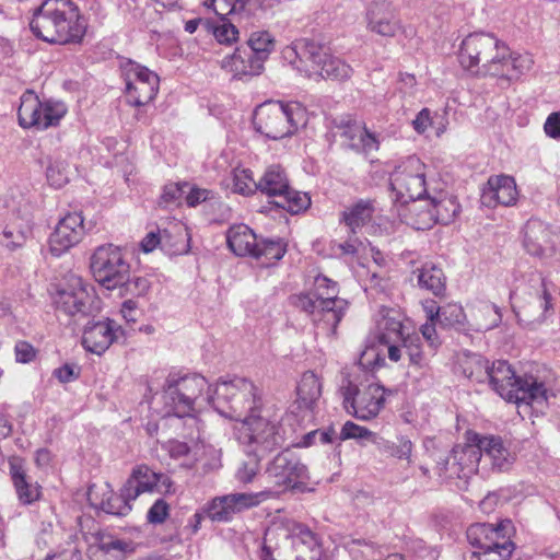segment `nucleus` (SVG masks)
<instances>
[{"mask_svg": "<svg viewBox=\"0 0 560 560\" xmlns=\"http://www.w3.org/2000/svg\"><path fill=\"white\" fill-rule=\"evenodd\" d=\"M459 62L474 75L518 80L528 72L534 60L529 54L513 52L495 35L476 32L467 35L460 45Z\"/></svg>", "mask_w": 560, "mask_h": 560, "instance_id": "1", "label": "nucleus"}, {"mask_svg": "<svg viewBox=\"0 0 560 560\" xmlns=\"http://www.w3.org/2000/svg\"><path fill=\"white\" fill-rule=\"evenodd\" d=\"M33 34L48 43L77 44L86 32L85 20L71 0H45L30 22Z\"/></svg>", "mask_w": 560, "mask_h": 560, "instance_id": "2", "label": "nucleus"}, {"mask_svg": "<svg viewBox=\"0 0 560 560\" xmlns=\"http://www.w3.org/2000/svg\"><path fill=\"white\" fill-rule=\"evenodd\" d=\"M337 295L338 284L318 275L311 291L292 295L290 302L294 307L306 313L326 335H331L335 334L346 310V302Z\"/></svg>", "mask_w": 560, "mask_h": 560, "instance_id": "3", "label": "nucleus"}, {"mask_svg": "<svg viewBox=\"0 0 560 560\" xmlns=\"http://www.w3.org/2000/svg\"><path fill=\"white\" fill-rule=\"evenodd\" d=\"M213 389L199 374L168 375L164 385V415L192 417L205 405L212 406Z\"/></svg>", "mask_w": 560, "mask_h": 560, "instance_id": "4", "label": "nucleus"}, {"mask_svg": "<svg viewBox=\"0 0 560 560\" xmlns=\"http://www.w3.org/2000/svg\"><path fill=\"white\" fill-rule=\"evenodd\" d=\"M486 377L495 393L509 402L518 407L541 405L547 400V389L542 382L526 375L516 376L511 365L503 360L492 363L485 370Z\"/></svg>", "mask_w": 560, "mask_h": 560, "instance_id": "5", "label": "nucleus"}, {"mask_svg": "<svg viewBox=\"0 0 560 560\" xmlns=\"http://www.w3.org/2000/svg\"><path fill=\"white\" fill-rule=\"evenodd\" d=\"M212 407L238 424L262 409L260 390L246 377L222 380L213 388Z\"/></svg>", "mask_w": 560, "mask_h": 560, "instance_id": "6", "label": "nucleus"}, {"mask_svg": "<svg viewBox=\"0 0 560 560\" xmlns=\"http://www.w3.org/2000/svg\"><path fill=\"white\" fill-rule=\"evenodd\" d=\"M281 417L266 408L247 417L235 427L240 443L249 446L256 457L281 447L287 440V431L280 423Z\"/></svg>", "mask_w": 560, "mask_h": 560, "instance_id": "7", "label": "nucleus"}, {"mask_svg": "<svg viewBox=\"0 0 560 560\" xmlns=\"http://www.w3.org/2000/svg\"><path fill=\"white\" fill-rule=\"evenodd\" d=\"M255 129L272 140L292 136L300 127L307 124V112L298 102L282 104L268 102L254 112Z\"/></svg>", "mask_w": 560, "mask_h": 560, "instance_id": "8", "label": "nucleus"}, {"mask_svg": "<svg viewBox=\"0 0 560 560\" xmlns=\"http://www.w3.org/2000/svg\"><path fill=\"white\" fill-rule=\"evenodd\" d=\"M512 522L504 520L497 525L477 523L467 528L468 542L476 549L474 560H506L512 556L514 544L511 540Z\"/></svg>", "mask_w": 560, "mask_h": 560, "instance_id": "9", "label": "nucleus"}, {"mask_svg": "<svg viewBox=\"0 0 560 560\" xmlns=\"http://www.w3.org/2000/svg\"><path fill=\"white\" fill-rule=\"evenodd\" d=\"M530 290L513 307L517 323L525 329L536 330L553 315L551 284L540 273H533Z\"/></svg>", "mask_w": 560, "mask_h": 560, "instance_id": "10", "label": "nucleus"}, {"mask_svg": "<svg viewBox=\"0 0 560 560\" xmlns=\"http://www.w3.org/2000/svg\"><path fill=\"white\" fill-rule=\"evenodd\" d=\"M427 165L416 155L405 159L390 174V188L395 202L411 208L422 201L433 188L427 183Z\"/></svg>", "mask_w": 560, "mask_h": 560, "instance_id": "11", "label": "nucleus"}, {"mask_svg": "<svg viewBox=\"0 0 560 560\" xmlns=\"http://www.w3.org/2000/svg\"><path fill=\"white\" fill-rule=\"evenodd\" d=\"M90 268L95 281L107 290L121 287L131 272L124 249L114 244L96 247L90 258Z\"/></svg>", "mask_w": 560, "mask_h": 560, "instance_id": "12", "label": "nucleus"}, {"mask_svg": "<svg viewBox=\"0 0 560 560\" xmlns=\"http://www.w3.org/2000/svg\"><path fill=\"white\" fill-rule=\"evenodd\" d=\"M409 211L415 229L429 230L438 223L453 222L460 211V206L455 196L442 188L433 187L427 197Z\"/></svg>", "mask_w": 560, "mask_h": 560, "instance_id": "13", "label": "nucleus"}, {"mask_svg": "<svg viewBox=\"0 0 560 560\" xmlns=\"http://www.w3.org/2000/svg\"><path fill=\"white\" fill-rule=\"evenodd\" d=\"M258 191L269 198H277L275 203L290 213L296 214L311 206V197L291 187L285 171L280 165L268 166L258 180Z\"/></svg>", "mask_w": 560, "mask_h": 560, "instance_id": "14", "label": "nucleus"}, {"mask_svg": "<svg viewBox=\"0 0 560 560\" xmlns=\"http://www.w3.org/2000/svg\"><path fill=\"white\" fill-rule=\"evenodd\" d=\"M66 114L67 106L63 102L55 100L40 101L33 91L23 93L18 110L21 127H34L38 130L57 126Z\"/></svg>", "mask_w": 560, "mask_h": 560, "instance_id": "15", "label": "nucleus"}, {"mask_svg": "<svg viewBox=\"0 0 560 560\" xmlns=\"http://www.w3.org/2000/svg\"><path fill=\"white\" fill-rule=\"evenodd\" d=\"M340 394L347 412L359 420L368 421L383 409L386 389L377 383L359 387L347 381V384L340 387Z\"/></svg>", "mask_w": 560, "mask_h": 560, "instance_id": "16", "label": "nucleus"}, {"mask_svg": "<svg viewBox=\"0 0 560 560\" xmlns=\"http://www.w3.org/2000/svg\"><path fill=\"white\" fill-rule=\"evenodd\" d=\"M120 69L129 104L143 106L155 98L160 78L154 71L130 59L121 63Z\"/></svg>", "mask_w": 560, "mask_h": 560, "instance_id": "17", "label": "nucleus"}, {"mask_svg": "<svg viewBox=\"0 0 560 560\" xmlns=\"http://www.w3.org/2000/svg\"><path fill=\"white\" fill-rule=\"evenodd\" d=\"M472 435H479L478 432L468 430L465 432V443L457 444L452 448L451 457L453 458V474L458 478H468L478 471V467L482 465V451L478 441H471ZM436 462V468L440 475L448 470L450 456L446 454H432Z\"/></svg>", "mask_w": 560, "mask_h": 560, "instance_id": "18", "label": "nucleus"}, {"mask_svg": "<svg viewBox=\"0 0 560 560\" xmlns=\"http://www.w3.org/2000/svg\"><path fill=\"white\" fill-rule=\"evenodd\" d=\"M271 536H281L291 539L296 550L295 560H319L322 549L317 536L304 524L290 518L272 522L266 530V539Z\"/></svg>", "mask_w": 560, "mask_h": 560, "instance_id": "19", "label": "nucleus"}, {"mask_svg": "<svg viewBox=\"0 0 560 560\" xmlns=\"http://www.w3.org/2000/svg\"><path fill=\"white\" fill-rule=\"evenodd\" d=\"M94 300L93 288L77 275H69L54 295L56 308L68 316L89 315Z\"/></svg>", "mask_w": 560, "mask_h": 560, "instance_id": "20", "label": "nucleus"}, {"mask_svg": "<svg viewBox=\"0 0 560 560\" xmlns=\"http://www.w3.org/2000/svg\"><path fill=\"white\" fill-rule=\"evenodd\" d=\"M267 475L275 486L284 487V490H303L307 469L292 452L285 450L269 464Z\"/></svg>", "mask_w": 560, "mask_h": 560, "instance_id": "21", "label": "nucleus"}, {"mask_svg": "<svg viewBox=\"0 0 560 560\" xmlns=\"http://www.w3.org/2000/svg\"><path fill=\"white\" fill-rule=\"evenodd\" d=\"M298 70L306 77L317 80H347L352 74V68L339 57L331 55L326 47L319 45L317 57L312 59L304 68L298 66Z\"/></svg>", "mask_w": 560, "mask_h": 560, "instance_id": "22", "label": "nucleus"}, {"mask_svg": "<svg viewBox=\"0 0 560 560\" xmlns=\"http://www.w3.org/2000/svg\"><path fill=\"white\" fill-rule=\"evenodd\" d=\"M267 492H235L214 498L207 514L212 521L224 522L237 512L259 504Z\"/></svg>", "mask_w": 560, "mask_h": 560, "instance_id": "23", "label": "nucleus"}, {"mask_svg": "<svg viewBox=\"0 0 560 560\" xmlns=\"http://www.w3.org/2000/svg\"><path fill=\"white\" fill-rule=\"evenodd\" d=\"M472 441H478L482 451V465L492 470L506 471L515 459L516 455L500 435L480 434L472 435Z\"/></svg>", "mask_w": 560, "mask_h": 560, "instance_id": "24", "label": "nucleus"}, {"mask_svg": "<svg viewBox=\"0 0 560 560\" xmlns=\"http://www.w3.org/2000/svg\"><path fill=\"white\" fill-rule=\"evenodd\" d=\"M334 136L338 137L341 145L365 155L376 152L380 141L375 133L352 120H341L336 125Z\"/></svg>", "mask_w": 560, "mask_h": 560, "instance_id": "25", "label": "nucleus"}, {"mask_svg": "<svg viewBox=\"0 0 560 560\" xmlns=\"http://www.w3.org/2000/svg\"><path fill=\"white\" fill-rule=\"evenodd\" d=\"M84 234L83 218L80 213H68L57 224L50 235V250L55 256H60L69 248L77 245Z\"/></svg>", "mask_w": 560, "mask_h": 560, "instance_id": "26", "label": "nucleus"}, {"mask_svg": "<svg viewBox=\"0 0 560 560\" xmlns=\"http://www.w3.org/2000/svg\"><path fill=\"white\" fill-rule=\"evenodd\" d=\"M518 197L515 179L509 175L490 176L483 188L480 201L488 208L497 206L511 207Z\"/></svg>", "mask_w": 560, "mask_h": 560, "instance_id": "27", "label": "nucleus"}, {"mask_svg": "<svg viewBox=\"0 0 560 560\" xmlns=\"http://www.w3.org/2000/svg\"><path fill=\"white\" fill-rule=\"evenodd\" d=\"M118 325L115 320L105 318L98 322H89L83 330L82 345L91 353L101 355L116 339Z\"/></svg>", "mask_w": 560, "mask_h": 560, "instance_id": "28", "label": "nucleus"}, {"mask_svg": "<svg viewBox=\"0 0 560 560\" xmlns=\"http://www.w3.org/2000/svg\"><path fill=\"white\" fill-rule=\"evenodd\" d=\"M368 28L381 36H394L400 28L399 20L386 1H374L366 10Z\"/></svg>", "mask_w": 560, "mask_h": 560, "instance_id": "29", "label": "nucleus"}, {"mask_svg": "<svg viewBox=\"0 0 560 560\" xmlns=\"http://www.w3.org/2000/svg\"><path fill=\"white\" fill-rule=\"evenodd\" d=\"M404 314L393 307L382 306L376 317L378 342H400L408 332L404 326Z\"/></svg>", "mask_w": 560, "mask_h": 560, "instance_id": "30", "label": "nucleus"}, {"mask_svg": "<svg viewBox=\"0 0 560 560\" xmlns=\"http://www.w3.org/2000/svg\"><path fill=\"white\" fill-rule=\"evenodd\" d=\"M221 68L231 73L234 79L242 80L259 75L265 67L255 59L253 51L245 47H237L233 54L226 55L221 60Z\"/></svg>", "mask_w": 560, "mask_h": 560, "instance_id": "31", "label": "nucleus"}, {"mask_svg": "<svg viewBox=\"0 0 560 560\" xmlns=\"http://www.w3.org/2000/svg\"><path fill=\"white\" fill-rule=\"evenodd\" d=\"M171 487L172 481L167 475L158 474L147 465H139L132 469L122 490H160Z\"/></svg>", "mask_w": 560, "mask_h": 560, "instance_id": "32", "label": "nucleus"}, {"mask_svg": "<svg viewBox=\"0 0 560 560\" xmlns=\"http://www.w3.org/2000/svg\"><path fill=\"white\" fill-rule=\"evenodd\" d=\"M374 212L375 201L373 199H359L341 212L340 222L349 229L351 234H357L372 220Z\"/></svg>", "mask_w": 560, "mask_h": 560, "instance_id": "33", "label": "nucleus"}, {"mask_svg": "<svg viewBox=\"0 0 560 560\" xmlns=\"http://www.w3.org/2000/svg\"><path fill=\"white\" fill-rule=\"evenodd\" d=\"M551 242V231L538 219L527 221L524 229V247L533 256H541Z\"/></svg>", "mask_w": 560, "mask_h": 560, "instance_id": "34", "label": "nucleus"}, {"mask_svg": "<svg viewBox=\"0 0 560 560\" xmlns=\"http://www.w3.org/2000/svg\"><path fill=\"white\" fill-rule=\"evenodd\" d=\"M229 248L237 256H253L257 250V236L246 224L231 226L226 234Z\"/></svg>", "mask_w": 560, "mask_h": 560, "instance_id": "35", "label": "nucleus"}, {"mask_svg": "<svg viewBox=\"0 0 560 560\" xmlns=\"http://www.w3.org/2000/svg\"><path fill=\"white\" fill-rule=\"evenodd\" d=\"M296 405L298 408L311 413L316 401L322 396V382L318 376L312 372H305L296 387Z\"/></svg>", "mask_w": 560, "mask_h": 560, "instance_id": "36", "label": "nucleus"}, {"mask_svg": "<svg viewBox=\"0 0 560 560\" xmlns=\"http://www.w3.org/2000/svg\"><path fill=\"white\" fill-rule=\"evenodd\" d=\"M318 50L319 44L301 39L288 46L283 50V56L298 69V66L304 68L306 65H310L311 60L317 57Z\"/></svg>", "mask_w": 560, "mask_h": 560, "instance_id": "37", "label": "nucleus"}, {"mask_svg": "<svg viewBox=\"0 0 560 560\" xmlns=\"http://www.w3.org/2000/svg\"><path fill=\"white\" fill-rule=\"evenodd\" d=\"M23 224L10 223L0 234V244L10 250L22 247L31 233V218L26 212L23 218Z\"/></svg>", "mask_w": 560, "mask_h": 560, "instance_id": "38", "label": "nucleus"}, {"mask_svg": "<svg viewBox=\"0 0 560 560\" xmlns=\"http://www.w3.org/2000/svg\"><path fill=\"white\" fill-rule=\"evenodd\" d=\"M418 285L440 296L445 292V276L441 268L425 264L418 269Z\"/></svg>", "mask_w": 560, "mask_h": 560, "instance_id": "39", "label": "nucleus"}, {"mask_svg": "<svg viewBox=\"0 0 560 560\" xmlns=\"http://www.w3.org/2000/svg\"><path fill=\"white\" fill-rule=\"evenodd\" d=\"M276 42L273 36L267 31H255L247 39V48L253 51L255 59L265 65L270 54L275 50Z\"/></svg>", "mask_w": 560, "mask_h": 560, "instance_id": "40", "label": "nucleus"}, {"mask_svg": "<svg viewBox=\"0 0 560 560\" xmlns=\"http://www.w3.org/2000/svg\"><path fill=\"white\" fill-rule=\"evenodd\" d=\"M196 470L203 472L217 470L221 467V450L212 445L196 444L194 446V464Z\"/></svg>", "mask_w": 560, "mask_h": 560, "instance_id": "41", "label": "nucleus"}, {"mask_svg": "<svg viewBox=\"0 0 560 560\" xmlns=\"http://www.w3.org/2000/svg\"><path fill=\"white\" fill-rule=\"evenodd\" d=\"M439 324L443 327L455 328L456 330H469V325L466 324V315L464 310L458 304H447L440 307L435 313Z\"/></svg>", "mask_w": 560, "mask_h": 560, "instance_id": "42", "label": "nucleus"}, {"mask_svg": "<svg viewBox=\"0 0 560 560\" xmlns=\"http://www.w3.org/2000/svg\"><path fill=\"white\" fill-rule=\"evenodd\" d=\"M499 307L491 303H482L474 314V322L469 328L477 331H485L497 327L501 322Z\"/></svg>", "mask_w": 560, "mask_h": 560, "instance_id": "43", "label": "nucleus"}, {"mask_svg": "<svg viewBox=\"0 0 560 560\" xmlns=\"http://www.w3.org/2000/svg\"><path fill=\"white\" fill-rule=\"evenodd\" d=\"M207 32L211 33L219 44L231 45L238 38V30L230 22L221 19L217 22L203 23Z\"/></svg>", "mask_w": 560, "mask_h": 560, "instance_id": "44", "label": "nucleus"}, {"mask_svg": "<svg viewBox=\"0 0 560 560\" xmlns=\"http://www.w3.org/2000/svg\"><path fill=\"white\" fill-rule=\"evenodd\" d=\"M285 245L280 241L264 240L257 242V250L252 257L256 259L264 258V265L281 259L285 254Z\"/></svg>", "mask_w": 560, "mask_h": 560, "instance_id": "45", "label": "nucleus"}, {"mask_svg": "<svg viewBox=\"0 0 560 560\" xmlns=\"http://www.w3.org/2000/svg\"><path fill=\"white\" fill-rule=\"evenodd\" d=\"M69 164L59 158L49 159L46 177L50 186L61 188L69 182Z\"/></svg>", "mask_w": 560, "mask_h": 560, "instance_id": "46", "label": "nucleus"}, {"mask_svg": "<svg viewBox=\"0 0 560 560\" xmlns=\"http://www.w3.org/2000/svg\"><path fill=\"white\" fill-rule=\"evenodd\" d=\"M459 366L467 378L482 382L486 377L485 370L488 368V362L482 357L472 353L465 355Z\"/></svg>", "mask_w": 560, "mask_h": 560, "instance_id": "47", "label": "nucleus"}, {"mask_svg": "<svg viewBox=\"0 0 560 560\" xmlns=\"http://www.w3.org/2000/svg\"><path fill=\"white\" fill-rule=\"evenodd\" d=\"M232 190L236 194L249 196L258 190V182L253 177L248 168H235L232 174Z\"/></svg>", "mask_w": 560, "mask_h": 560, "instance_id": "48", "label": "nucleus"}, {"mask_svg": "<svg viewBox=\"0 0 560 560\" xmlns=\"http://www.w3.org/2000/svg\"><path fill=\"white\" fill-rule=\"evenodd\" d=\"M400 342L408 355L410 364L417 368H424L428 365V359L421 349V340L418 335L407 334Z\"/></svg>", "mask_w": 560, "mask_h": 560, "instance_id": "49", "label": "nucleus"}, {"mask_svg": "<svg viewBox=\"0 0 560 560\" xmlns=\"http://www.w3.org/2000/svg\"><path fill=\"white\" fill-rule=\"evenodd\" d=\"M101 510L107 514L125 515L130 511V506L122 492H104Z\"/></svg>", "mask_w": 560, "mask_h": 560, "instance_id": "50", "label": "nucleus"}, {"mask_svg": "<svg viewBox=\"0 0 560 560\" xmlns=\"http://www.w3.org/2000/svg\"><path fill=\"white\" fill-rule=\"evenodd\" d=\"M348 551L353 560H375L382 551L372 542L354 539L347 544Z\"/></svg>", "mask_w": 560, "mask_h": 560, "instance_id": "51", "label": "nucleus"}, {"mask_svg": "<svg viewBox=\"0 0 560 560\" xmlns=\"http://www.w3.org/2000/svg\"><path fill=\"white\" fill-rule=\"evenodd\" d=\"M166 448L172 458L182 460V466L192 468L194 448H189L186 443L179 441H170Z\"/></svg>", "mask_w": 560, "mask_h": 560, "instance_id": "52", "label": "nucleus"}, {"mask_svg": "<svg viewBox=\"0 0 560 560\" xmlns=\"http://www.w3.org/2000/svg\"><path fill=\"white\" fill-rule=\"evenodd\" d=\"M9 470L15 490H28L30 483L27 482L24 460L20 457L10 458Z\"/></svg>", "mask_w": 560, "mask_h": 560, "instance_id": "53", "label": "nucleus"}, {"mask_svg": "<svg viewBox=\"0 0 560 560\" xmlns=\"http://www.w3.org/2000/svg\"><path fill=\"white\" fill-rule=\"evenodd\" d=\"M238 13L261 18L271 8V0H238Z\"/></svg>", "mask_w": 560, "mask_h": 560, "instance_id": "54", "label": "nucleus"}, {"mask_svg": "<svg viewBox=\"0 0 560 560\" xmlns=\"http://www.w3.org/2000/svg\"><path fill=\"white\" fill-rule=\"evenodd\" d=\"M200 3L219 16L238 13V0H201Z\"/></svg>", "mask_w": 560, "mask_h": 560, "instance_id": "55", "label": "nucleus"}, {"mask_svg": "<svg viewBox=\"0 0 560 560\" xmlns=\"http://www.w3.org/2000/svg\"><path fill=\"white\" fill-rule=\"evenodd\" d=\"M436 322L438 319L433 314V311H430L428 313L427 323L421 326V334L423 338L427 340L429 347L432 349V353H434L441 345V341L436 334Z\"/></svg>", "mask_w": 560, "mask_h": 560, "instance_id": "56", "label": "nucleus"}, {"mask_svg": "<svg viewBox=\"0 0 560 560\" xmlns=\"http://www.w3.org/2000/svg\"><path fill=\"white\" fill-rule=\"evenodd\" d=\"M375 434L370 431L369 429L358 425L352 421H347L340 432V440H349V439H357V440H370L374 439Z\"/></svg>", "mask_w": 560, "mask_h": 560, "instance_id": "57", "label": "nucleus"}, {"mask_svg": "<svg viewBox=\"0 0 560 560\" xmlns=\"http://www.w3.org/2000/svg\"><path fill=\"white\" fill-rule=\"evenodd\" d=\"M188 187V183H171L165 185L161 196V203L168 206L177 202L187 192L186 189Z\"/></svg>", "mask_w": 560, "mask_h": 560, "instance_id": "58", "label": "nucleus"}, {"mask_svg": "<svg viewBox=\"0 0 560 560\" xmlns=\"http://www.w3.org/2000/svg\"><path fill=\"white\" fill-rule=\"evenodd\" d=\"M170 238V232L163 230L162 232H150L148 233L140 243V246L144 253H151L156 248L158 245L166 246Z\"/></svg>", "mask_w": 560, "mask_h": 560, "instance_id": "59", "label": "nucleus"}, {"mask_svg": "<svg viewBox=\"0 0 560 560\" xmlns=\"http://www.w3.org/2000/svg\"><path fill=\"white\" fill-rule=\"evenodd\" d=\"M127 294L141 296L144 295L149 288L150 281L144 277H128V280L120 287Z\"/></svg>", "mask_w": 560, "mask_h": 560, "instance_id": "60", "label": "nucleus"}, {"mask_svg": "<svg viewBox=\"0 0 560 560\" xmlns=\"http://www.w3.org/2000/svg\"><path fill=\"white\" fill-rule=\"evenodd\" d=\"M168 513V504L163 499H159L149 509L147 520L150 524H162L167 518Z\"/></svg>", "mask_w": 560, "mask_h": 560, "instance_id": "61", "label": "nucleus"}, {"mask_svg": "<svg viewBox=\"0 0 560 560\" xmlns=\"http://www.w3.org/2000/svg\"><path fill=\"white\" fill-rule=\"evenodd\" d=\"M258 470V459L253 458L247 463H243L235 472V478L244 486L252 482Z\"/></svg>", "mask_w": 560, "mask_h": 560, "instance_id": "62", "label": "nucleus"}, {"mask_svg": "<svg viewBox=\"0 0 560 560\" xmlns=\"http://www.w3.org/2000/svg\"><path fill=\"white\" fill-rule=\"evenodd\" d=\"M386 451L396 458L409 459L412 453V443L406 438H401L397 444L390 443L386 445Z\"/></svg>", "mask_w": 560, "mask_h": 560, "instance_id": "63", "label": "nucleus"}, {"mask_svg": "<svg viewBox=\"0 0 560 560\" xmlns=\"http://www.w3.org/2000/svg\"><path fill=\"white\" fill-rule=\"evenodd\" d=\"M434 124V113L429 108H422L412 120V127L419 135L424 133Z\"/></svg>", "mask_w": 560, "mask_h": 560, "instance_id": "64", "label": "nucleus"}]
</instances>
